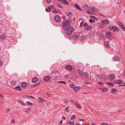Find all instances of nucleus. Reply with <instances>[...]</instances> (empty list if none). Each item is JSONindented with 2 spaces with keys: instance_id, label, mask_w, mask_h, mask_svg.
<instances>
[{
  "instance_id": "nucleus-1",
  "label": "nucleus",
  "mask_w": 125,
  "mask_h": 125,
  "mask_svg": "<svg viewBox=\"0 0 125 125\" xmlns=\"http://www.w3.org/2000/svg\"><path fill=\"white\" fill-rule=\"evenodd\" d=\"M62 24L63 29L65 31L69 30L70 31H73L74 30V28L71 27L69 21H64Z\"/></svg>"
},
{
  "instance_id": "nucleus-2",
  "label": "nucleus",
  "mask_w": 125,
  "mask_h": 125,
  "mask_svg": "<svg viewBox=\"0 0 125 125\" xmlns=\"http://www.w3.org/2000/svg\"><path fill=\"white\" fill-rule=\"evenodd\" d=\"M109 21L107 20H102L101 21V24L100 27L101 28L104 27L105 25L107 24H109Z\"/></svg>"
},
{
  "instance_id": "nucleus-3",
  "label": "nucleus",
  "mask_w": 125,
  "mask_h": 125,
  "mask_svg": "<svg viewBox=\"0 0 125 125\" xmlns=\"http://www.w3.org/2000/svg\"><path fill=\"white\" fill-rule=\"evenodd\" d=\"M109 28L111 31L113 30L116 31H119L118 28L115 26H111L109 27Z\"/></svg>"
},
{
  "instance_id": "nucleus-4",
  "label": "nucleus",
  "mask_w": 125,
  "mask_h": 125,
  "mask_svg": "<svg viewBox=\"0 0 125 125\" xmlns=\"http://www.w3.org/2000/svg\"><path fill=\"white\" fill-rule=\"evenodd\" d=\"M80 35L79 33L75 32L74 33L73 37L76 40H77L79 38Z\"/></svg>"
},
{
  "instance_id": "nucleus-5",
  "label": "nucleus",
  "mask_w": 125,
  "mask_h": 125,
  "mask_svg": "<svg viewBox=\"0 0 125 125\" xmlns=\"http://www.w3.org/2000/svg\"><path fill=\"white\" fill-rule=\"evenodd\" d=\"M65 68L67 70L70 72H71L73 69L72 66L69 65H67L66 66Z\"/></svg>"
},
{
  "instance_id": "nucleus-6",
  "label": "nucleus",
  "mask_w": 125,
  "mask_h": 125,
  "mask_svg": "<svg viewBox=\"0 0 125 125\" xmlns=\"http://www.w3.org/2000/svg\"><path fill=\"white\" fill-rule=\"evenodd\" d=\"M55 20L57 22H59L61 21V19L58 16L56 15L54 18Z\"/></svg>"
},
{
  "instance_id": "nucleus-7",
  "label": "nucleus",
  "mask_w": 125,
  "mask_h": 125,
  "mask_svg": "<svg viewBox=\"0 0 125 125\" xmlns=\"http://www.w3.org/2000/svg\"><path fill=\"white\" fill-rule=\"evenodd\" d=\"M89 74L86 72H83L82 73V74L81 76V77H83L85 78H88L89 77Z\"/></svg>"
},
{
  "instance_id": "nucleus-8",
  "label": "nucleus",
  "mask_w": 125,
  "mask_h": 125,
  "mask_svg": "<svg viewBox=\"0 0 125 125\" xmlns=\"http://www.w3.org/2000/svg\"><path fill=\"white\" fill-rule=\"evenodd\" d=\"M39 78L36 77L33 78L32 79V83H35L37 82Z\"/></svg>"
},
{
  "instance_id": "nucleus-9",
  "label": "nucleus",
  "mask_w": 125,
  "mask_h": 125,
  "mask_svg": "<svg viewBox=\"0 0 125 125\" xmlns=\"http://www.w3.org/2000/svg\"><path fill=\"white\" fill-rule=\"evenodd\" d=\"M115 76L114 74H110L109 76V78H110V79L112 81L115 78Z\"/></svg>"
},
{
  "instance_id": "nucleus-10",
  "label": "nucleus",
  "mask_w": 125,
  "mask_h": 125,
  "mask_svg": "<svg viewBox=\"0 0 125 125\" xmlns=\"http://www.w3.org/2000/svg\"><path fill=\"white\" fill-rule=\"evenodd\" d=\"M27 85V83L25 82H22L21 84V86L23 88L26 87Z\"/></svg>"
},
{
  "instance_id": "nucleus-11",
  "label": "nucleus",
  "mask_w": 125,
  "mask_h": 125,
  "mask_svg": "<svg viewBox=\"0 0 125 125\" xmlns=\"http://www.w3.org/2000/svg\"><path fill=\"white\" fill-rule=\"evenodd\" d=\"M81 89V87L79 86H75L73 90L75 92H77Z\"/></svg>"
},
{
  "instance_id": "nucleus-12",
  "label": "nucleus",
  "mask_w": 125,
  "mask_h": 125,
  "mask_svg": "<svg viewBox=\"0 0 125 125\" xmlns=\"http://www.w3.org/2000/svg\"><path fill=\"white\" fill-rule=\"evenodd\" d=\"M53 8V6H51L47 8L45 10L47 12L50 11Z\"/></svg>"
},
{
  "instance_id": "nucleus-13",
  "label": "nucleus",
  "mask_w": 125,
  "mask_h": 125,
  "mask_svg": "<svg viewBox=\"0 0 125 125\" xmlns=\"http://www.w3.org/2000/svg\"><path fill=\"white\" fill-rule=\"evenodd\" d=\"M38 100L40 102L42 103L45 101V100L42 99L41 97H39L38 98Z\"/></svg>"
},
{
  "instance_id": "nucleus-14",
  "label": "nucleus",
  "mask_w": 125,
  "mask_h": 125,
  "mask_svg": "<svg viewBox=\"0 0 125 125\" xmlns=\"http://www.w3.org/2000/svg\"><path fill=\"white\" fill-rule=\"evenodd\" d=\"M92 28V27L88 25L86 27H85L84 29L85 31L89 30Z\"/></svg>"
},
{
  "instance_id": "nucleus-15",
  "label": "nucleus",
  "mask_w": 125,
  "mask_h": 125,
  "mask_svg": "<svg viewBox=\"0 0 125 125\" xmlns=\"http://www.w3.org/2000/svg\"><path fill=\"white\" fill-rule=\"evenodd\" d=\"M91 10L93 12H96L98 11V9L97 8L93 7L91 8Z\"/></svg>"
},
{
  "instance_id": "nucleus-16",
  "label": "nucleus",
  "mask_w": 125,
  "mask_h": 125,
  "mask_svg": "<svg viewBox=\"0 0 125 125\" xmlns=\"http://www.w3.org/2000/svg\"><path fill=\"white\" fill-rule=\"evenodd\" d=\"M83 8L86 10H87L89 8V7L87 4H84L83 6Z\"/></svg>"
},
{
  "instance_id": "nucleus-17",
  "label": "nucleus",
  "mask_w": 125,
  "mask_h": 125,
  "mask_svg": "<svg viewBox=\"0 0 125 125\" xmlns=\"http://www.w3.org/2000/svg\"><path fill=\"white\" fill-rule=\"evenodd\" d=\"M50 77L49 76H47L43 78V80L45 81L48 80L50 79Z\"/></svg>"
},
{
  "instance_id": "nucleus-18",
  "label": "nucleus",
  "mask_w": 125,
  "mask_h": 125,
  "mask_svg": "<svg viewBox=\"0 0 125 125\" xmlns=\"http://www.w3.org/2000/svg\"><path fill=\"white\" fill-rule=\"evenodd\" d=\"M10 83L13 85L15 86L16 84V82L15 81L12 80L10 82Z\"/></svg>"
},
{
  "instance_id": "nucleus-19",
  "label": "nucleus",
  "mask_w": 125,
  "mask_h": 125,
  "mask_svg": "<svg viewBox=\"0 0 125 125\" xmlns=\"http://www.w3.org/2000/svg\"><path fill=\"white\" fill-rule=\"evenodd\" d=\"M113 59L115 61H119L120 60L119 57L118 56H116L114 57Z\"/></svg>"
},
{
  "instance_id": "nucleus-20",
  "label": "nucleus",
  "mask_w": 125,
  "mask_h": 125,
  "mask_svg": "<svg viewBox=\"0 0 125 125\" xmlns=\"http://www.w3.org/2000/svg\"><path fill=\"white\" fill-rule=\"evenodd\" d=\"M14 89L18 91H21V88L19 86H17V87H15L14 88Z\"/></svg>"
},
{
  "instance_id": "nucleus-21",
  "label": "nucleus",
  "mask_w": 125,
  "mask_h": 125,
  "mask_svg": "<svg viewBox=\"0 0 125 125\" xmlns=\"http://www.w3.org/2000/svg\"><path fill=\"white\" fill-rule=\"evenodd\" d=\"M109 90V89L107 88H104L102 89V91L103 92H107Z\"/></svg>"
},
{
  "instance_id": "nucleus-22",
  "label": "nucleus",
  "mask_w": 125,
  "mask_h": 125,
  "mask_svg": "<svg viewBox=\"0 0 125 125\" xmlns=\"http://www.w3.org/2000/svg\"><path fill=\"white\" fill-rule=\"evenodd\" d=\"M104 44L106 47L108 48L109 47V43L108 41H105L104 42Z\"/></svg>"
},
{
  "instance_id": "nucleus-23",
  "label": "nucleus",
  "mask_w": 125,
  "mask_h": 125,
  "mask_svg": "<svg viewBox=\"0 0 125 125\" xmlns=\"http://www.w3.org/2000/svg\"><path fill=\"white\" fill-rule=\"evenodd\" d=\"M111 34L110 32H108L106 34V36L108 38H109L110 37Z\"/></svg>"
},
{
  "instance_id": "nucleus-24",
  "label": "nucleus",
  "mask_w": 125,
  "mask_h": 125,
  "mask_svg": "<svg viewBox=\"0 0 125 125\" xmlns=\"http://www.w3.org/2000/svg\"><path fill=\"white\" fill-rule=\"evenodd\" d=\"M75 6L76 8L78 9L79 10H82L80 7L77 4H75Z\"/></svg>"
},
{
  "instance_id": "nucleus-25",
  "label": "nucleus",
  "mask_w": 125,
  "mask_h": 125,
  "mask_svg": "<svg viewBox=\"0 0 125 125\" xmlns=\"http://www.w3.org/2000/svg\"><path fill=\"white\" fill-rule=\"evenodd\" d=\"M123 82L122 80H120L116 81L115 82V83L119 84H121Z\"/></svg>"
},
{
  "instance_id": "nucleus-26",
  "label": "nucleus",
  "mask_w": 125,
  "mask_h": 125,
  "mask_svg": "<svg viewBox=\"0 0 125 125\" xmlns=\"http://www.w3.org/2000/svg\"><path fill=\"white\" fill-rule=\"evenodd\" d=\"M67 123L71 125H74V123L73 121H68Z\"/></svg>"
},
{
  "instance_id": "nucleus-27",
  "label": "nucleus",
  "mask_w": 125,
  "mask_h": 125,
  "mask_svg": "<svg viewBox=\"0 0 125 125\" xmlns=\"http://www.w3.org/2000/svg\"><path fill=\"white\" fill-rule=\"evenodd\" d=\"M26 104L28 105H32V103H31L29 101H27L26 102Z\"/></svg>"
},
{
  "instance_id": "nucleus-28",
  "label": "nucleus",
  "mask_w": 125,
  "mask_h": 125,
  "mask_svg": "<svg viewBox=\"0 0 125 125\" xmlns=\"http://www.w3.org/2000/svg\"><path fill=\"white\" fill-rule=\"evenodd\" d=\"M86 38L85 36H83L81 37L80 38V40L82 41H84V40L86 39Z\"/></svg>"
},
{
  "instance_id": "nucleus-29",
  "label": "nucleus",
  "mask_w": 125,
  "mask_h": 125,
  "mask_svg": "<svg viewBox=\"0 0 125 125\" xmlns=\"http://www.w3.org/2000/svg\"><path fill=\"white\" fill-rule=\"evenodd\" d=\"M68 36L70 35L72 33V32H64Z\"/></svg>"
},
{
  "instance_id": "nucleus-30",
  "label": "nucleus",
  "mask_w": 125,
  "mask_h": 125,
  "mask_svg": "<svg viewBox=\"0 0 125 125\" xmlns=\"http://www.w3.org/2000/svg\"><path fill=\"white\" fill-rule=\"evenodd\" d=\"M5 36L4 35H1L0 38L1 40H2L5 39Z\"/></svg>"
},
{
  "instance_id": "nucleus-31",
  "label": "nucleus",
  "mask_w": 125,
  "mask_h": 125,
  "mask_svg": "<svg viewBox=\"0 0 125 125\" xmlns=\"http://www.w3.org/2000/svg\"><path fill=\"white\" fill-rule=\"evenodd\" d=\"M62 3L64 4H66L67 5H68L69 4L65 0H62Z\"/></svg>"
},
{
  "instance_id": "nucleus-32",
  "label": "nucleus",
  "mask_w": 125,
  "mask_h": 125,
  "mask_svg": "<svg viewBox=\"0 0 125 125\" xmlns=\"http://www.w3.org/2000/svg\"><path fill=\"white\" fill-rule=\"evenodd\" d=\"M118 25L120 28L124 25L121 22H118Z\"/></svg>"
},
{
  "instance_id": "nucleus-33",
  "label": "nucleus",
  "mask_w": 125,
  "mask_h": 125,
  "mask_svg": "<svg viewBox=\"0 0 125 125\" xmlns=\"http://www.w3.org/2000/svg\"><path fill=\"white\" fill-rule=\"evenodd\" d=\"M18 101L20 102L23 105L25 106V104L21 100H18Z\"/></svg>"
},
{
  "instance_id": "nucleus-34",
  "label": "nucleus",
  "mask_w": 125,
  "mask_h": 125,
  "mask_svg": "<svg viewBox=\"0 0 125 125\" xmlns=\"http://www.w3.org/2000/svg\"><path fill=\"white\" fill-rule=\"evenodd\" d=\"M77 73L80 76H81V75L82 74V71L80 70H79L77 71Z\"/></svg>"
},
{
  "instance_id": "nucleus-35",
  "label": "nucleus",
  "mask_w": 125,
  "mask_h": 125,
  "mask_svg": "<svg viewBox=\"0 0 125 125\" xmlns=\"http://www.w3.org/2000/svg\"><path fill=\"white\" fill-rule=\"evenodd\" d=\"M75 105L77 107L78 109H80L81 108L79 104L76 103Z\"/></svg>"
},
{
  "instance_id": "nucleus-36",
  "label": "nucleus",
  "mask_w": 125,
  "mask_h": 125,
  "mask_svg": "<svg viewBox=\"0 0 125 125\" xmlns=\"http://www.w3.org/2000/svg\"><path fill=\"white\" fill-rule=\"evenodd\" d=\"M90 17L92 19L97 20L98 19L97 18L94 16H90Z\"/></svg>"
},
{
  "instance_id": "nucleus-37",
  "label": "nucleus",
  "mask_w": 125,
  "mask_h": 125,
  "mask_svg": "<svg viewBox=\"0 0 125 125\" xmlns=\"http://www.w3.org/2000/svg\"><path fill=\"white\" fill-rule=\"evenodd\" d=\"M67 15L68 16H71L72 15V13L71 12H69L67 13Z\"/></svg>"
},
{
  "instance_id": "nucleus-38",
  "label": "nucleus",
  "mask_w": 125,
  "mask_h": 125,
  "mask_svg": "<svg viewBox=\"0 0 125 125\" xmlns=\"http://www.w3.org/2000/svg\"><path fill=\"white\" fill-rule=\"evenodd\" d=\"M116 91V89L115 88H113L112 89L111 92L112 93H114Z\"/></svg>"
},
{
  "instance_id": "nucleus-39",
  "label": "nucleus",
  "mask_w": 125,
  "mask_h": 125,
  "mask_svg": "<svg viewBox=\"0 0 125 125\" xmlns=\"http://www.w3.org/2000/svg\"><path fill=\"white\" fill-rule=\"evenodd\" d=\"M70 107L69 106H68L65 109V111L66 112L68 113L69 112V108Z\"/></svg>"
},
{
  "instance_id": "nucleus-40",
  "label": "nucleus",
  "mask_w": 125,
  "mask_h": 125,
  "mask_svg": "<svg viewBox=\"0 0 125 125\" xmlns=\"http://www.w3.org/2000/svg\"><path fill=\"white\" fill-rule=\"evenodd\" d=\"M70 86L71 87L73 88V89H74V87L75 86V85L73 84H71L70 85Z\"/></svg>"
},
{
  "instance_id": "nucleus-41",
  "label": "nucleus",
  "mask_w": 125,
  "mask_h": 125,
  "mask_svg": "<svg viewBox=\"0 0 125 125\" xmlns=\"http://www.w3.org/2000/svg\"><path fill=\"white\" fill-rule=\"evenodd\" d=\"M108 84L110 86H113L114 85V84L113 83L109 82L108 83Z\"/></svg>"
},
{
  "instance_id": "nucleus-42",
  "label": "nucleus",
  "mask_w": 125,
  "mask_h": 125,
  "mask_svg": "<svg viewBox=\"0 0 125 125\" xmlns=\"http://www.w3.org/2000/svg\"><path fill=\"white\" fill-rule=\"evenodd\" d=\"M28 96V97H30L31 98H33L34 99H35V98L33 96H30V95H29V96Z\"/></svg>"
},
{
  "instance_id": "nucleus-43",
  "label": "nucleus",
  "mask_w": 125,
  "mask_h": 125,
  "mask_svg": "<svg viewBox=\"0 0 125 125\" xmlns=\"http://www.w3.org/2000/svg\"><path fill=\"white\" fill-rule=\"evenodd\" d=\"M84 84H92V83H91L90 82H84Z\"/></svg>"
},
{
  "instance_id": "nucleus-44",
  "label": "nucleus",
  "mask_w": 125,
  "mask_h": 125,
  "mask_svg": "<svg viewBox=\"0 0 125 125\" xmlns=\"http://www.w3.org/2000/svg\"><path fill=\"white\" fill-rule=\"evenodd\" d=\"M121 28L122 29V30L123 31H125V27L124 25L122 27H121Z\"/></svg>"
},
{
  "instance_id": "nucleus-45",
  "label": "nucleus",
  "mask_w": 125,
  "mask_h": 125,
  "mask_svg": "<svg viewBox=\"0 0 125 125\" xmlns=\"http://www.w3.org/2000/svg\"><path fill=\"white\" fill-rule=\"evenodd\" d=\"M102 77L103 78L105 79L106 77V76L105 74H104L102 76Z\"/></svg>"
},
{
  "instance_id": "nucleus-46",
  "label": "nucleus",
  "mask_w": 125,
  "mask_h": 125,
  "mask_svg": "<svg viewBox=\"0 0 125 125\" xmlns=\"http://www.w3.org/2000/svg\"><path fill=\"white\" fill-rule=\"evenodd\" d=\"M89 22L91 23L94 22L95 21H94L93 20L91 19H90L89 20Z\"/></svg>"
},
{
  "instance_id": "nucleus-47",
  "label": "nucleus",
  "mask_w": 125,
  "mask_h": 125,
  "mask_svg": "<svg viewBox=\"0 0 125 125\" xmlns=\"http://www.w3.org/2000/svg\"><path fill=\"white\" fill-rule=\"evenodd\" d=\"M88 24H87V23H84L83 25V27H86L87 26H88Z\"/></svg>"
},
{
  "instance_id": "nucleus-48",
  "label": "nucleus",
  "mask_w": 125,
  "mask_h": 125,
  "mask_svg": "<svg viewBox=\"0 0 125 125\" xmlns=\"http://www.w3.org/2000/svg\"><path fill=\"white\" fill-rule=\"evenodd\" d=\"M59 82H60V83H63L65 84H66V82H65L63 81H59Z\"/></svg>"
},
{
  "instance_id": "nucleus-49",
  "label": "nucleus",
  "mask_w": 125,
  "mask_h": 125,
  "mask_svg": "<svg viewBox=\"0 0 125 125\" xmlns=\"http://www.w3.org/2000/svg\"><path fill=\"white\" fill-rule=\"evenodd\" d=\"M75 116V115H73L72 116L71 119V120H72L73 118H74Z\"/></svg>"
},
{
  "instance_id": "nucleus-50",
  "label": "nucleus",
  "mask_w": 125,
  "mask_h": 125,
  "mask_svg": "<svg viewBox=\"0 0 125 125\" xmlns=\"http://www.w3.org/2000/svg\"><path fill=\"white\" fill-rule=\"evenodd\" d=\"M84 22L83 21H82L81 22L80 26V27H81L82 26L83 24V23Z\"/></svg>"
},
{
  "instance_id": "nucleus-51",
  "label": "nucleus",
  "mask_w": 125,
  "mask_h": 125,
  "mask_svg": "<svg viewBox=\"0 0 125 125\" xmlns=\"http://www.w3.org/2000/svg\"><path fill=\"white\" fill-rule=\"evenodd\" d=\"M52 0H46L47 2L48 3H50L51 2Z\"/></svg>"
},
{
  "instance_id": "nucleus-52",
  "label": "nucleus",
  "mask_w": 125,
  "mask_h": 125,
  "mask_svg": "<svg viewBox=\"0 0 125 125\" xmlns=\"http://www.w3.org/2000/svg\"><path fill=\"white\" fill-rule=\"evenodd\" d=\"M10 110V108H7L6 109V112L7 113H8Z\"/></svg>"
},
{
  "instance_id": "nucleus-53",
  "label": "nucleus",
  "mask_w": 125,
  "mask_h": 125,
  "mask_svg": "<svg viewBox=\"0 0 125 125\" xmlns=\"http://www.w3.org/2000/svg\"><path fill=\"white\" fill-rule=\"evenodd\" d=\"M98 83L102 86H103V83L102 82H99Z\"/></svg>"
},
{
  "instance_id": "nucleus-54",
  "label": "nucleus",
  "mask_w": 125,
  "mask_h": 125,
  "mask_svg": "<svg viewBox=\"0 0 125 125\" xmlns=\"http://www.w3.org/2000/svg\"><path fill=\"white\" fill-rule=\"evenodd\" d=\"M102 125H108V124L107 123H103L101 124Z\"/></svg>"
},
{
  "instance_id": "nucleus-55",
  "label": "nucleus",
  "mask_w": 125,
  "mask_h": 125,
  "mask_svg": "<svg viewBox=\"0 0 125 125\" xmlns=\"http://www.w3.org/2000/svg\"><path fill=\"white\" fill-rule=\"evenodd\" d=\"M64 101L66 104H67L68 102V101L65 99H64Z\"/></svg>"
},
{
  "instance_id": "nucleus-56",
  "label": "nucleus",
  "mask_w": 125,
  "mask_h": 125,
  "mask_svg": "<svg viewBox=\"0 0 125 125\" xmlns=\"http://www.w3.org/2000/svg\"><path fill=\"white\" fill-rule=\"evenodd\" d=\"M3 62L1 60H0V67L2 64Z\"/></svg>"
},
{
  "instance_id": "nucleus-57",
  "label": "nucleus",
  "mask_w": 125,
  "mask_h": 125,
  "mask_svg": "<svg viewBox=\"0 0 125 125\" xmlns=\"http://www.w3.org/2000/svg\"><path fill=\"white\" fill-rule=\"evenodd\" d=\"M87 13L89 14H91L92 13L91 12H90V11L89 10L87 11Z\"/></svg>"
},
{
  "instance_id": "nucleus-58",
  "label": "nucleus",
  "mask_w": 125,
  "mask_h": 125,
  "mask_svg": "<svg viewBox=\"0 0 125 125\" xmlns=\"http://www.w3.org/2000/svg\"><path fill=\"white\" fill-rule=\"evenodd\" d=\"M11 123H14V120L13 119H12L11 120Z\"/></svg>"
},
{
  "instance_id": "nucleus-59",
  "label": "nucleus",
  "mask_w": 125,
  "mask_h": 125,
  "mask_svg": "<svg viewBox=\"0 0 125 125\" xmlns=\"http://www.w3.org/2000/svg\"><path fill=\"white\" fill-rule=\"evenodd\" d=\"M120 86H125V83H124L123 84L121 85H120Z\"/></svg>"
},
{
  "instance_id": "nucleus-60",
  "label": "nucleus",
  "mask_w": 125,
  "mask_h": 125,
  "mask_svg": "<svg viewBox=\"0 0 125 125\" xmlns=\"http://www.w3.org/2000/svg\"><path fill=\"white\" fill-rule=\"evenodd\" d=\"M40 83H39L38 82L36 83H35L34 86H36L37 85H39L40 84Z\"/></svg>"
},
{
  "instance_id": "nucleus-61",
  "label": "nucleus",
  "mask_w": 125,
  "mask_h": 125,
  "mask_svg": "<svg viewBox=\"0 0 125 125\" xmlns=\"http://www.w3.org/2000/svg\"><path fill=\"white\" fill-rule=\"evenodd\" d=\"M59 6L60 8H63L62 6L61 5H59Z\"/></svg>"
},
{
  "instance_id": "nucleus-62",
  "label": "nucleus",
  "mask_w": 125,
  "mask_h": 125,
  "mask_svg": "<svg viewBox=\"0 0 125 125\" xmlns=\"http://www.w3.org/2000/svg\"><path fill=\"white\" fill-rule=\"evenodd\" d=\"M53 12L54 13H57V11L56 10H53Z\"/></svg>"
},
{
  "instance_id": "nucleus-63",
  "label": "nucleus",
  "mask_w": 125,
  "mask_h": 125,
  "mask_svg": "<svg viewBox=\"0 0 125 125\" xmlns=\"http://www.w3.org/2000/svg\"><path fill=\"white\" fill-rule=\"evenodd\" d=\"M79 120L80 121H84V120L83 119H79Z\"/></svg>"
},
{
  "instance_id": "nucleus-64",
  "label": "nucleus",
  "mask_w": 125,
  "mask_h": 125,
  "mask_svg": "<svg viewBox=\"0 0 125 125\" xmlns=\"http://www.w3.org/2000/svg\"><path fill=\"white\" fill-rule=\"evenodd\" d=\"M62 118L64 120H65L66 119V118L64 116L62 117Z\"/></svg>"
}]
</instances>
